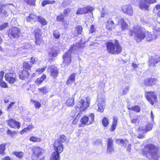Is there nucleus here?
<instances>
[{
  "mask_svg": "<svg viewBox=\"0 0 160 160\" xmlns=\"http://www.w3.org/2000/svg\"><path fill=\"white\" fill-rule=\"evenodd\" d=\"M72 10V8H67L65 9L63 13L65 17H67V16L71 12Z\"/></svg>",
  "mask_w": 160,
  "mask_h": 160,
  "instance_id": "obj_42",
  "label": "nucleus"
},
{
  "mask_svg": "<svg viewBox=\"0 0 160 160\" xmlns=\"http://www.w3.org/2000/svg\"><path fill=\"white\" fill-rule=\"evenodd\" d=\"M48 69L50 72L51 77L54 79H56L58 74V69L57 67L53 66H49Z\"/></svg>",
  "mask_w": 160,
  "mask_h": 160,
  "instance_id": "obj_16",
  "label": "nucleus"
},
{
  "mask_svg": "<svg viewBox=\"0 0 160 160\" xmlns=\"http://www.w3.org/2000/svg\"><path fill=\"white\" fill-rule=\"evenodd\" d=\"M128 140L125 139L123 141V143L122 144V146L126 147L127 145L128 144Z\"/></svg>",
  "mask_w": 160,
  "mask_h": 160,
  "instance_id": "obj_56",
  "label": "nucleus"
},
{
  "mask_svg": "<svg viewBox=\"0 0 160 160\" xmlns=\"http://www.w3.org/2000/svg\"><path fill=\"white\" fill-rule=\"evenodd\" d=\"M38 90L40 92L42 93L43 94H45L48 92V89L46 87H44L38 88Z\"/></svg>",
  "mask_w": 160,
  "mask_h": 160,
  "instance_id": "obj_44",
  "label": "nucleus"
},
{
  "mask_svg": "<svg viewBox=\"0 0 160 160\" xmlns=\"http://www.w3.org/2000/svg\"><path fill=\"white\" fill-rule=\"evenodd\" d=\"M8 23L7 22L3 23L2 25H0V30H2L6 28Z\"/></svg>",
  "mask_w": 160,
  "mask_h": 160,
  "instance_id": "obj_51",
  "label": "nucleus"
},
{
  "mask_svg": "<svg viewBox=\"0 0 160 160\" xmlns=\"http://www.w3.org/2000/svg\"><path fill=\"white\" fill-rule=\"evenodd\" d=\"M145 95L147 99L152 105L154 104V102H157V97L154 92H146Z\"/></svg>",
  "mask_w": 160,
  "mask_h": 160,
  "instance_id": "obj_9",
  "label": "nucleus"
},
{
  "mask_svg": "<svg viewBox=\"0 0 160 160\" xmlns=\"http://www.w3.org/2000/svg\"><path fill=\"white\" fill-rule=\"evenodd\" d=\"M145 127L147 129V131H148L152 129V126L151 124L149 123L146 126H145Z\"/></svg>",
  "mask_w": 160,
  "mask_h": 160,
  "instance_id": "obj_55",
  "label": "nucleus"
},
{
  "mask_svg": "<svg viewBox=\"0 0 160 160\" xmlns=\"http://www.w3.org/2000/svg\"><path fill=\"white\" fill-rule=\"evenodd\" d=\"M52 34L54 38L56 39L59 38L60 37V33L57 30L53 31Z\"/></svg>",
  "mask_w": 160,
  "mask_h": 160,
  "instance_id": "obj_38",
  "label": "nucleus"
},
{
  "mask_svg": "<svg viewBox=\"0 0 160 160\" xmlns=\"http://www.w3.org/2000/svg\"><path fill=\"white\" fill-rule=\"evenodd\" d=\"M82 28L80 25H78L76 27L73 33L74 37H77L79 35L81 34L82 32Z\"/></svg>",
  "mask_w": 160,
  "mask_h": 160,
  "instance_id": "obj_25",
  "label": "nucleus"
},
{
  "mask_svg": "<svg viewBox=\"0 0 160 160\" xmlns=\"http://www.w3.org/2000/svg\"><path fill=\"white\" fill-rule=\"evenodd\" d=\"M32 151L33 155L36 156L37 157H39L42 154V149L39 147H33Z\"/></svg>",
  "mask_w": 160,
  "mask_h": 160,
  "instance_id": "obj_24",
  "label": "nucleus"
},
{
  "mask_svg": "<svg viewBox=\"0 0 160 160\" xmlns=\"http://www.w3.org/2000/svg\"><path fill=\"white\" fill-rule=\"evenodd\" d=\"M102 124L104 127H106L109 124L108 119V118L104 117L102 120Z\"/></svg>",
  "mask_w": 160,
  "mask_h": 160,
  "instance_id": "obj_43",
  "label": "nucleus"
},
{
  "mask_svg": "<svg viewBox=\"0 0 160 160\" xmlns=\"http://www.w3.org/2000/svg\"><path fill=\"white\" fill-rule=\"evenodd\" d=\"M114 151L113 146H107V153H111Z\"/></svg>",
  "mask_w": 160,
  "mask_h": 160,
  "instance_id": "obj_48",
  "label": "nucleus"
},
{
  "mask_svg": "<svg viewBox=\"0 0 160 160\" xmlns=\"http://www.w3.org/2000/svg\"><path fill=\"white\" fill-rule=\"evenodd\" d=\"M129 88V87L128 86L125 89H124L123 90V93L124 95L126 94L128 92Z\"/></svg>",
  "mask_w": 160,
  "mask_h": 160,
  "instance_id": "obj_52",
  "label": "nucleus"
},
{
  "mask_svg": "<svg viewBox=\"0 0 160 160\" xmlns=\"http://www.w3.org/2000/svg\"><path fill=\"white\" fill-rule=\"evenodd\" d=\"M59 49L58 47L54 45L50 47L48 51V56L50 58L56 57L59 52Z\"/></svg>",
  "mask_w": 160,
  "mask_h": 160,
  "instance_id": "obj_11",
  "label": "nucleus"
},
{
  "mask_svg": "<svg viewBox=\"0 0 160 160\" xmlns=\"http://www.w3.org/2000/svg\"><path fill=\"white\" fill-rule=\"evenodd\" d=\"M35 43L37 45L41 46L43 41L41 38V32L40 29L38 28L35 31Z\"/></svg>",
  "mask_w": 160,
  "mask_h": 160,
  "instance_id": "obj_13",
  "label": "nucleus"
},
{
  "mask_svg": "<svg viewBox=\"0 0 160 160\" xmlns=\"http://www.w3.org/2000/svg\"><path fill=\"white\" fill-rule=\"evenodd\" d=\"M67 139L66 137L63 135H61L60 136L59 138L56 140L53 144L54 147L58 148V149L60 151H63V146L62 143L64 142Z\"/></svg>",
  "mask_w": 160,
  "mask_h": 160,
  "instance_id": "obj_7",
  "label": "nucleus"
},
{
  "mask_svg": "<svg viewBox=\"0 0 160 160\" xmlns=\"http://www.w3.org/2000/svg\"><path fill=\"white\" fill-rule=\"evenodd\" d=\"M36 0H24V2L30 6H34Z\"/></svg>",
  "mask_w": 160,
  "mask_h": 160,
  "instance_id": "obj_46",
  "label": "nucleus"
},
{
  "mask_svg": "<svg viewBox=\"0 0 160 160\" xmlns=\"http://www.w3.org/2000/svg\"><path fill=\"white\" fill-rule=\"evenodd\" d=\"M145 34L146 40L148 41H150L153 39H155L156 38V36L152 34L151 32H145Z\"/></svg>",
  "mask_w": 160,
  "mask_h": 160,
  "instance_id": "obj_27",
  "label": "nucleus"
},
{
  "mask_svg": "<svg viewBox=\"0 0 160 160\" xmlns=\"http://www.w3.org/2000/svg\"><path fill=\"white\" fill-rule=\"evenodd\" d=\"M74 99L73 96L69 98L66 102V104L68 106H73L74 105Z\"/></svg>",
  "mask_w": 160,
  "mask_h": 160,
  "instance_id": "obj_32",
  "label": "nucleus"
},
{
  "mask_svg": "<svg viewBox=\"0 0 160 160\" xmlns=\"http://www.w3.org/2000/svg\"><path fill=\"white\" fill-rule=\"evenodd\" d=\"M119 23L121 24L122 30L123 31L126 29L128 27V25L124 21L123 18H121L119 20Z\"/></svg>",
  "mask_w": 160,
  "mask_h": 160,
  "instance_id": "obj_28",
  "label": "nucleus"
},
{
  "mask_svg": "<svg viewBox=\"0 0 160 160\" xmlns=\"http://www.w3.org/2000/svg\"><path fill=\"white\" fill-rule=\"evenodd\" d=\"M128 109L129 110H132L137 112H139L141 110L140 107L139 106L137 105L128 108Z\"/></svg>",
  "mask_w": 160,
  "mask_h": 160,
  "instance_id": "obj_35",
  "label": "nucleus"
},
{
  "mask_svg": "<svg viewBox=\"0 0 160 160\" xmlns=\"http://www.w3.org/2000/svg\"><path fill=\"white\" fill-rule=\"evenodd\" d=\"M41 105L38 101L35 102V107L36 108H39L41 107Z\"/></svg>",
  "mask_w": 160,
  "mask_h": 160,
  "instance_id": "obj_54",
  "label": "nucleus"
},
{
  "mask_svg": "<svg viewBox=\"0 0 160 160\" xmlns=\"http://www.w3.org/2000/svg\"><path fill=\"white\" fill-rule=\"evenodd\" d=\"M93 10L94 8L92 7L88 6L78 8L76 13L77 15L83 14L89 12L91 14H92Z\"/></svg>",
  "mask_w": 160,
  "mask_h": 160,
  "instance_id": "obj_14",
  "label": "nucleus"
},
{
  "mask_svg": "<svg viewBox=\"0 0 160 160\" xmlns=\"http://www.w3.org/2000/svg\"><path fill=\"white\" fill-rule=\"evenodd\" d=\"M145 148L148 158L157 160L160 157V150L157 146L148 144L145 146Z\"/></svg>",
  "mask_w": 160,
  "mask_h": 160,
  "instance_id": "obj_1",
  "label": "nucleus"
},
{
  "mask_svg": "<svg viewBox=\"0 0 160 160\" xmlns=\"http://www.w3.org/2000/svg\"><path fill=\"white\" fill-rule=\"evenodd\" d=\"M5 80L11 84H13L16 80V74L13 73H6L5 75Z\"/></svg>",
  "mask_w": 160,
  "mask_h": 160,
  "instance_id": "obj_12",
  "label": "nucleus"
},
{
  "mask_svg": "<svg viewBox=\"0 0 160 160\" xmlns=\"http://www.w3.org/2000/svg\"><path fill=\"white\" fill-rule=\"evenodd\" d=\"M124 140L123 139H118L117 140V142L119 144H122Z\"/></svg>",
  "mask_w": 160,
  "mask_h": 160,
  "instance_id": "obj_61",
  "label": "nucleus"
},
{
  "mask_svg": "<svg viewBox=\"0 0 160 160\" xmlns=\"http://www.w3.org/2000/svg\"><path fill=\"white\" fill-rule=\"evenodd\" d=\"M118 121V118L114 117L113 118V121L112 122V124L110 128V131L112 132L116 129V126L117 125Z\"/></svg>",
  "mask_w": 160,
  "mask_h": 160,
  "instance_id": "obj_29",
  "label": "nucleus"
},
{
  "mask_svg": "<svg viewBox=\"0 0 160 160\" xmlns=\"http://www.w3.org/2000/svg\"><path fill=\"white\" fill-rule=\"evenodd\" d=\"M20 126V123L17 121H16L15 123V128H17L18 129H19Z\"/></svg>",
  "mask_w": 160,
  "mask_h": 160,
  "instance_id": "obj_59",
  "label": "nucleus"
},
{
  "mask_svg": "<svg viewBox=\"0 0 160 160\" xmlns=\"http://www.w3.org/2000/svg\"><path fill=\"white\" fill-rule=\"evenodd\" d=\"M160 62V57L157 55L152 57L149 60V67H153Z\"/></svg>",
  "mask_w": 160,
  "mask_h": 160,
  "instance_id": "obj_17",
  "label": "nucleus"
},
{
  "mask_svg": "<svg viewBox=\"0 0 160 160\" xmlns=\"http://www.w3.org/2000/svg\"><path fill=\"white\" fill-rule=\"evenodd\" d=\"M37 21L43 26L47 24V20L44 18L42 16H38Z\"/></svg>",
  "mask_w": 160,
  "mask_h": 160,
  "instance_id": "obj_30",
  "label": "nucleus"
},
{
  "mask_svg": "<svg viewBox=\"0 0 160 160\" xmlns=\"http://www.w3.org/2000/svg\"><path fill=\"white\" fill-rule=\"evenodd\" d=\"M139 132L144 133L147 132V130L145 126L140 127L138 129Z\"/></svg>",
  "mask_w": 160,
  "mask_h": 160,
  "instance_id": "obj_47",
  "label": "nucleus"
},
{
  "mask_svg": "<svg viewBox=\"0 0 160 160\" xmlns=\"http://www.w3.org/2000/svg\"><path fill=\"white\" fill-rule=\"evenodd\" d=\"M107 146H113V140L112 138H109L107 139Z\"/></svg>",
  "mask_w": 160,
  "mask_h": 160,
  "instance_id": "obj_49",
  "label": "nucleus"
},
{
  "mask_svg": "<svg viewBox=\"0 0 160 160\" xmlns=\"http://www.w3.org/2000/svg\"><path fill=\"white\" fill-rule=\"evenodd\" d=\"M114 23L113 21L111 19H108L105 22L106 28L108 30H112L114 27Z\"/></svg>",
  "mask_w": 160,
  "mask_h": 160,
  "instance_id": "obj_21",
  "label": "nucleus"
},
{
  "mask_svg": "<svg viewBox=\"0 0 160 160\" xmlns=\"http://www.w3.org/2000/svg\"><path fill=\"white\" fill-rule=\"evenodd\" d=\"M5 144L0 145V154L1 155L4 154L5 150Z\"/></svg>",
  "mask_w": 160,
  "mask_h": 160,
  "instance_id": "obj_45",
  "label": "nucleus"
},
{
  "mask_svg": "<svg viewBox=\"0 0 160 160\" xmlns=\"http://www.w3.org/2000/svg\"><path fill=\"white\" fill-rule=\"evenodd\" d=\"M155 2V0H141L139 2V7L142 9H147L149 7V4Z\"/></svg>",
  "mask_w": 160,
  "mask_h": 160,
  "instance_id": "obj_15",
  "label": "nucleus"
},
{
  "mask_svg": "<svg viewBox=\"0 0 160 160\" xmlns=\"http://www.w3.org/2000/svg\"><path fill=\"white\" fill-rule=\"evenodd\" d=\"M3 160H13L9 156H6L2 158Z\"/></svg>",
  "mask_w": 160,
  "mask_h": 160,
  "instance_id": "obj_64",
  "label": "nucleus"
},
{
  "mask_svg": "<svg viewBox=\"0 0 160 160\" xmlns=\"http://www.w3.org/2000/svg\"><path fill=\"white\" fill-rule=\"evenodd\" d=\"M138 117H137L133 119H132L131 121V123L135 124L137 122H138Z\"/></svg>",
  "mask_w": 160,
  "mask_h": 160,
  "instance_id": "obj_58",
  "label": "nucleus"
},
{
  "mask_svg": "<svg viewBox=\"0 0 160 160\" xmlns=\"http://www.w3.org/2000/svg\"><path fill=\"white\" fill-rule=\"evenodd\" d=\"M8 36L10 38H18L21 36L20 30L17 28H13L8 31Z\"/></svg>",
  "mask_w": 160,
  "mask_h": 160,
  "instance_id": "obj_10",
  "label": "nucleus"
},
{
  "mask_svg": "<svg viewBox=\"0 0 160 160\" xmlns=\"http://www.w3.org/2000/svg\"><path fill=\"white\" fill-rule=\"evenodd\" d=\"M16 121H14L12 119H9L8 122V124L12 128H15V123Z\"/></svg>",
  "mask_w": 160,
  "mask_h": 160,
  "instance_id": "obj_39",
  "label": "nucleus"
},
{
  "mask_svg": "<svg viewBox=\"0 0 160 160\" xmlns=\"http://www.w3.org/2000/svg\"><path fill=\"white\" fill-rule=\"evenodd\" d=\"M130 37L134 35V39L137 42H140L145 37V31L138 26H134L132 29L129 30L128 33Z\"/></svg>",
  "mask_w": 160,
  "mask_h": 160,
  "instance_id": "obj_2",
  "label": "nucleus"
},
{
  "mask_svg": "<svg viewBox=\"0 0 160 160\" xmlns=\"http://www.w3.org/2000/svg\"><path fill=\"white\" fill-rule=\"evenodd\" d=\"M0 86L3 88H7L8 85L3 80L0 81Z\"/></svg>",
  "mask_w": 160,
  "mask_h": 160,
  "instance_id": "obj_50",
  "label": "nucleus"
},
{
  "mask_svg": "<svg viewBox=\"0 0 160 160\" xmlns=\"http://www.w3.org/2000/svg\"><path fill=\"white\" fill-rule=\"evenodd\" d=\"M72 3V0H64L62 3V6L64 7L70 5Z\"/></svg>",
  "mask_w": 160,
  "mask_h": 160,
  "instance_id": "obj_37",
  "label": "nucleus"
},
{
  "mask_svg": "<svg viewBox=\"0 0 160 160\" xmlns=\"http://www.w3.org/2000/svg\"><path fill=\"white\" fill-rule=\"evenodd\" d=\"M9 5H13L12 4L10 3H5L2 5L0 4V13H2L4 15H6L7 14V12L5 9L8 8V6Z\"/></svg>",
  "mask_w": 160,
  "mask_h": 160,
  "instance_id": "obj_23",
  "label": "nucleus"
},
{
  "mask_svg": "<svg viewBox=\"0 0 160 160\" xmlns=\"http://www.w3.org/2000/svg\"><path fill=\"white\" fill-rule=\"evenodd\" d=\"M94 115L92 113H90L89 117L86 116H83L80 120L82 127H84V125H88L91 124L94 121Z\"/></svg>",
  "mask_w": 160,
  "mask_h": 160,
  "instance_id": "obj_4",
  "label": "nucleus"
},
{
  "mask_svg": "<svg viewBox=\"0 0 160 160\" xmlns=\"http://www.w3.org/2000/svg\"><path fill=\"white\" fill-rule=\"evenodd\" d=\"M122 10L123 12L127 14L132 16L133 14V10L131 5H126L122 8Z\"/></svg>",
  "mask_w": 160,
  "mask_h": 160,
  "instance_id": "obj_19",
  "label": "nucleus"
},
{
  "mask_svg": "<svg viewBox=\"0 0 160 160\" xmlns=\"http://www.w3.org/2000/svg\"><path fill=\"white\" fill-rule=\"evenodd\" d=\"M72 49L71 48L69 51L63 55V62L66 66H68L72 61L71 53Z\"/></svg>",
  "mask_w": 160,
  "mask_h": 160,
  "instance_id": "obj_8",
  "label": "nucleus"
},
{
  "mask_svg": "<svg viewBox=\"0 0 160 160\" xmlns=\"http://www.w3.org/2000/svg\"><path fill=\"white\" fill-rule=\"evenodd\" d=\"M12 153L19 158H22L24 156V153L22 152H17L14 151L12 152Z\"/></svg>",
  "mask_w": 160,
  "mask_h": 160,
  "instance_id": "obj_34",
  "label": "nucleus"
},
{
  "mask_svg": "<svg viewBox=\"0 0 160 160\" xmlns=\"http://www.w3.org/2000/svg\"><path fill=\"white\" fill-rule=\"evenodd\" d=\"M157 82V80L154 78H149L145 79L144 84L146 86H149L155 84Z\"/></svg>",
  "mask_w": 160,
  "mask_h": 160,
  "instance_id": "obj_20",
  "label": "nucleus"
},
{
  "mask_svg": "<svg viewBox=\"0 0 160 160\" xmlns=\"http://www.w3.org/2000/svg\"><path fill=\"white\" fill-rule=\"evenodd\" d=\"M29 131V130L27 128H25L23 129L21 132V133L22 134H23L25 132H28Z\"/></svg>",
  "mask_w": 160,
  "mask_h": 160,
  "instance_id": "obj_63",
  "label": "nucleus"
},
{
  "mask_svg": "<svg viewBox=\"0 0 160 160\" xmlns=\"http://www.w3.org/2000/svg\"><path fill=\"white\" fill-rule=\"evenodd\" d=\"M58 149V147L57 148L54 147V150L55 151L52 154V160H60V157L59 154L62 151L60 152Z\"/></svg>",
  "mask_w": 160,
  "mask_h": 160,
  "instance_id": "obj_18",
  "label": "nucleus"
},
{
  "mask_svg": "<svg viewBox=\"0 0 160 160\" xmlns=\"http://www.w3.org/2000/svg\"><path fill=\"white\" fill-rule=\"evenodd\" d=\"M4 72L3 71L0 72V81L2 80Z\"/></svg>",
  "mask_w": 160,
  "mask_h": 160,
  "instance_id": "obj_62",
  "label": "nucleus"
},
{
  "mask_svg": "<svg viewBox=\"0 0 160 160\" xmlns=\"http://www.w3.org/2000/svg\"><path fill=\"white\" fill-rule=\"evenodd\" d=\"M46 67H44L42 68H39L37 70V72H39L40 73H42L46 69Z\"/></svg>",
  "mask_w": 160,
  "mask_h": 160,
  "instance_id": "obj_57",
  "label": "nucleus"
},
{
  "mask_svg": "<svg viewBox=\"0 0 160 160\" xmlns=\"http://www.w3.org/2000/svg\"><path fill=\"white\" fill-rule=\"evenodd\" d=\"M55 1L54 0L51 1L50 0H44L42 2V5L43 7L48 4H53L55 3Z\"/></svg>",
  "mask_w": 160,
  "mask_h": 160,
  "instance_id": "obj_33",
  "label": "nucleus"
},
{
  "mask_svg": "<svg viewBox=\"0 0 160 160\" xmlns=\"http://www.w3.org/2000/svg\"><path fill=\"white\" fill-rule=\"evenodd\" d=\"M32 66V65L30 63L29 64L27 62H25L23 63V70H25L27 71L31 69Z\"/></svg>",
  "mask_w": 160,
  "mask_h": 160,
  "instance_id": "obj_36",
  "label": "nucleus"
},
{
  "mask_svg": "<svg viewBox=\"0 0 160 160\" xmlns=\"http://www.w3.org/2000/svg\"><path fill=\"white\" fill-rule=\"evenodd\" d=\"M29 140L31 141L35 142H40L42 140L41 138H37L34 136L31 137L30 138Z\"/></svg>",
  "mask_w": 160,
  "mask_h": 160,
  "instance_id": "obj_41",
  "label": "nucleus"
},
{
  "mask_svg": "<svg viewBox=\"0 0 160 160\" xmlns=\"http://www.w3.org/2000/svg\"><path fill=\"white\" fill-rule=\"evenodd\" d=\"M46 76L45 74H43L40 78H37L35 82L38 85H39L46 78Z\"/></svg>",
  "mask_w": 160,
  "mask_h": 160,
  "instance_id": "obj_31",
  "label": "nucleus"
},
{
  "mask_svg": "<svg viewBox=\"0 0 160 160\" xmlns=\"http://www.w3.org/2000/svg\"><path fill=\"white\" fill-rule=\"evenodd\" d=\"M76 74L75 73H72L70 76L69 78H68L71 79L72 81H74L75 80V76Z\"/></svg>",
  "mask_w": 160,
  "mask_h": 160,
  "instance_id": "obj_53",
  "label": "nucleus"
},
{
  "mask_svg": "<svg viewBox=\"0 0 160 160\" xmlns=\"http://www.w3.org/2000/svg\"><path fill=\"white\" fill-rule=\"evenodd\" d=\"M89 104L90 102L87 99H81L78 102L75 108L77 110L78 108L81 112L84 111L89 107Z\"/></svg>",
  "mask_w": 160,
  "mask_h": 160,
  "instance_id": "obj_6",
  "label": "nucleus"
},
{
  "mask_svg": "<svg viewBox=\"0 0 160 160\" xmlns=\"http://www.w3.org/2000/svg\"><path fill=\"white\" fill-rule=\"evenodd\" d=\"M64 15L62 13L59 16H57L56 20L57 22H63L64 20Z\"/></svg>",
  "mask_w": 160,
  "mask_h": 160,
  "instance_id": "obj_40",
  "label": "nucleus"
},
{
  "mask_svg": "<svg viewBox=\"0 0 160 160\" xmlns=\"http://www.w3.org/2000/svg\"><path fill=\"white\" fill-rule=\"evenodd\" d=\"M105 96L102 94H99L98 96V99L96 102L98 105V111L100 112H102L104 110V107L105 106Z\"/></svg>",
  "mask_w": 160,
  "mask_h": 160,
  "instance_id": "obj_5",
  "label": "nucleus"
},
{
  "mask_svg": "<svg viewBox=\"0 0 160 160\" xmlns=\"http://www.w3.org/2000/svg\"><path fill=\"white\" fill-rule=\"evenodd\" d=\"M38 16L34 13H30L28 16L27 17L26 20L28 22H30L32 21L34 22L37 21V18Z\"/></svg>",
  "mask_w": 160,
  "mask_h": 160,
  "instance_id": "obj_26",
  "label": "nucleus"
},
{
  "mask_svg": "<svg viewBox=\"0 0 160 160\" xmlns=\"http://www.w3.org/2000/svg\"><path fill=\"white\" fill-rule=\"evenodd\" d=\"M107 51L111 54H118L121 52L122 48L118 40H116L115 44L111 42H108L106 45Z\"/></svg>",
  "mask_w": 160,
  "mask_h": 160,
  "instance_id": "obj_3",
  "label": "nucleus"
},
{
  "mask_svg": "<svg viewBox=\"0 0 160 160\" xmlns=\"http://www.w3.org/2000/svg\"><path fill=\"white\" fill-rule=\"evenodd\" d=\"M94 26L93 25H92L90 28L89 30L90 32L91 33H92L94 32L95 31V29L94 28Z\"/></svg>",
  "mask_w": 160,
  "mask_h": 160,
  "instance_id": "obj_60",
  "label": "nucleus"
},
{
  "mask_svg": "<svg viewBox=\"0 0 160 160\" xmlns=\"http://www.w3.org/2000/svg\"><path fill=\"white\" fill-rule=\"evenodd\" d=\"M29 75L30 73L28 71L23 69L20 73L19 77L20 79L23 80H25L28 78Z\"/></svg>",
  "mask_w": 160,
  "mask_h": 160,
  "instance_id": "obj_22",
  "label": "nucleus"
}]
</instances>
